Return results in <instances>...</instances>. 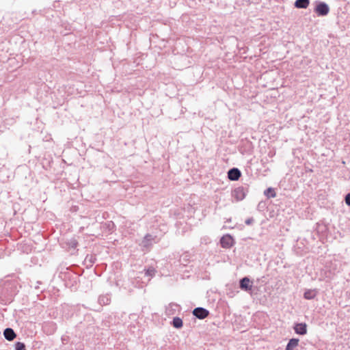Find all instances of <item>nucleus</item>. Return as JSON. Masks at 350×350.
Returning a JSON list of instances; mask_svg holds the SVG:
<instances>
[{"label":"nucleus","mask_w":350,"mask_h":350,"mask_svg":"<svg viewBox=\"0 0 350 350\" xmlns=\"http://www.w3.org/2000/svg\"><path fill=\"white\" fill-rule=\"evenodd\" d=\"M157 236L151 234H146L140 243L143 251H148L156 241Z\"/></svg>","instance_id":"obj_1"},{"label":"nucleus","mask_w":350,"mask_h":350,"mask_svg":"<svg viewBox=\"0 0 350 350\" xmlns=\"http://www.w3.org/2000/svg\"><path fill=\"white\" fill-rule=\"evenodd\" d=\"M248 192L247 187H236L232 191V196L237 200V201H241L243 200L247 193Z\"/></svg>","instance_id":"obj_2"},{"label":"nucleus","mask_w":350,"mask_h":350,"mask_svg":"<svg viewBox=\"0 0 350 350\" xmlns=\"http://www.w3.org/2000/svg\"><path fill=\"white\" fill-rule=\"evenodd\" d=\"M329 11V8L327 3L325 2H319L315 9L314 12L317 14L318 16H326Z\"/></svg>","instance_id":"obj_3"},{"label":"nucleus","mask_w":350,"mask_h":350,"mask_svg":"<svg viewBox=\"0 0 350 350\" xmlns=\"http://www.w3.org/2000/svg\"><path fill=\"white\" fill-rule=\"evenodd\" d=\"M193 314L199 319H204L209 314V311L204 308L198 307L193 310Z\"/></svg>","instance_id":"obj_4"},{"label":"nucleus","mask_w":350,"mask_h":350,"mask_svg":"<svg viewBox=\"0 0 350 350\" xmlns=\"http://www.w3.org/2000/svg\"><path fill=\"white\" fill-rule=\"evenodd\" d=\"M223 248H230L234 245V239L230 234L224 235L220 239Z\"/></svg>","instance_id":"obj_5"},{"label":"nucleus","mask_w":350,"mask_h":350,"mask_svg":"<svg viewBox=\"0 0 350 350\" xmlns=\"http://www.w3.org/2000/svg\"><path fill=\"white\" fill-rule=\"evenodd\" d=\"M241 176V171L236 167H233L228 170V178L230 180L236 181L239 179Z\"/></svg>","instance_id":"obj_6"},{"label":"nucleus","mask_w":350,"mask_h":350,"mask_svg":"<svg viewBox=\"0 0 350 350\" xmlns=\"http://www.w3.org/2000/svg\"><path fill=\"white\" fill-rule=\"evenodd\" d=\"M251 282L247 277H244L239 282L240 288L244 291H250L252 289Z\"/></svg>","instance_id":"obj_7"},{"label":"nucleus","mask_w":350,"mask_h":350,"mask_svg":"<svg viewBox=\"0 0 350 350\" xmlns=\"http://www.w3.org/2000/svg\"><path fill=\"white\" fill-rule=\"evenodd\" d=\"M294 330L296 334L305 335L307 333V325L306 323H296L294 326Z\"/></svg>","instance_id":"obj_8"},{"label":"nucleus","mask_w":350,"mask_h":350,"mask_svg":"<svg viewBox=\"0 0 350 350\" xmlns=\"http://www.w3.org/2000/svg\"><path fill=\"white\" fill-rule=\"evenodd\" d=\"M96 260V258L94 254H87L84 259L83 264L87 268H90L95 263Z\"/></svg>","instance_id":"obj_9"},{"label":"nucleus","mask_w":350,"mask_h":350,"mask_svg":"<svg viewBox=\"0 0 350 350\" xmlns=\"http://www.w3.org/2000/svg\"><path fill=\"white\" fill-rule=\"evenodd\" d=\"M3 335L5 339H7L9 341L13 340L16 336V334H15L14 330L10 327L5 329L3 332Z\"/></svg>","instance_id":"obj_10"},{"label":"nucleus","mask_w":350,"mask_h":350,"mask_svg":"<svg viewBox=\"0 0 350 350\" xmlns=\"http://www.w3.org/2000/svg\"><path fill=\"white\" fill-rule=\"evenodd\" d=\"M299 341V340L297 338L290 339L285 350H294V349L298 346Z\"/></svg>","instance_id":"obj_11"},{"label":"nucleus","mask_w":350,"mask_h":350,"mask_svg":"<svg viewBox=\"0 0 350 350\" xmlns=\"http://www.w3.org/2000/svg\"><path fill=\"white\" fill-rule=\"evenodd\" d=\"M309 3V0H296L295 2V7L297 8H306Z\"/></svg>","instance_id":"obj_12"},{"label":"nucleus","mask_w":350,"mask_h":350,"mask_svg":"<svg viewBox=\"0 0 350 350\" xmlns=\"http://www.w3.org/2000/svg\"><path fill=\"white\" fill-rule=\"evenodd\" d=\"M111 301V297L109 295H100L98 298V303L100 305H108Z\"/></svg>","instance_id":"obj_13"},{"label":"nucleus","mask_w":350,"mask_h":350,"mask_svg":"<svg viewBox=\"0 0 350 350\" xmlns=\"http://www.w3.org/2000/svg\"><path fill=\"white\" fill-rule=\"evenodd\" d=\"M179 308V305L174 303H171L166 308L167 312L170 314H173Z\"/></svg>","instance_id":"obj_14"},{"label":"nucleus","mask_w":350,"mask_h":350,"mask_svg":"<svg viewBox=\"0 0 350 350\" xmlns=\"http://www.w3.org/2000/svg\"><path fill=\"white\" fill-rule=\"evenodd\" d=\"M317 295L316 291L314 290H307L304 294V297L306 299H312Z\"/></svg>","instance_id":"obj_15"},{"label":"nucleus","mask_w":350,"mask_h":350,"mask_svg":"<svg viewBox=\"0 0 350 350\" xmlns=\"http://www.w3.org/2000/svg\"><path fill=\"white\" fill-rule=\"evenodd\" d=\"M172 325L176 328H180L183 327V320L179 317H174L172 321Z\"/></svg>","instance_id":"obj_16"},{"label":"nucleus","mask_w":350,"mask_h":350,"mask_svg":"<svg viewBox=\"0 0 350 350\" xmlns=\"http://www.w3.org/2000/svg\"><path fill=\"white\" fill-rule=\"evenodd\" d=\"M264 194L268 197V198H275L276 196V193L273 189L272 188H268L264 191Z\"/></svg>","instance_id":"obj_17"},{"label":"nucleus","mask_w":350,"mask_h":350,"mask_svg":"<svg viewBox=\"0 0 350 350\" xmlns=\"http://www.w3.org/2000/svg\"><path fill=\"white\" fill-rule=\"evenodd\" d=\"M155 273H156V270L153 267H149L148 269H147L146 270V273L145 274L148 276H150V277H152L155 275Z\"/></svg>","instance_id":"obj_18"},{"label":"nucleus","mask_w":350,"mask_h":350,"mask_svg":"<svg viewBox=\"0 0 350 350\" xmlns=\"http://www.w3.org/2000/svg\"><path fill=\"white\" fill-rule=\"evenodd\" d=\"M15 350H26L25 344L23 342H17L15 345Z\"/></svg>","instance_id":"obj_19"},{"label":"nucleus","mask_w":350,"mask_h":350,"mask_svg":"<svg viewBox=\"0 0 350 350\" xmlns=\"http://www.w3.org/2000/svg\"><path fill=\"white\" fill-rule=\"evenodd\" d=\"M254 219L253 217H249L245 221V223L246 225L250 226L254 223Z\"/></svg>","instance_id":"obj_20"},{"label":"nucleus","mask_w":350,"mask_h":350,"mask_svg":"<svg viewBox=\"0 0 350 350\" xmlns=\"http://www.w3.org/2000/svg\"><path fill=\"white\" fill-rule=\"evenodd\" d=\"M345 200V203L348 206H350V193L346 195Z\"/></svg>","instance_id":"obj_21"},{"label":"nucleus","mask_w":350,"mask_h":350,"mask_svg":"<svg viewBox=\"0 0 350 350\" xmlns=\"http://www.w3.org/2000/svg\"><path fill=\"white\" fill-rule=\"evenodd\" d=\"M77 241H76V240L72 241V247H77Z\"/></svg>","instance_id":"obj_22"},{"label":"nucleus","mask_w":350,"mask_h":350,"mask_svg":"<svg viewBox=\"0 0 350 350\" xmlns=\"http://www.w3.org/2000/svg\"><path fill=\"white\" fill-rule=\"evenodd\" d=\"M113 226H114V224H113L112 221H110V222L108 224V227H109V228H113Z\"/></svg>","instance_id":"obj_23"},{"label":"nucleus","mask_w":350,"mask_h":350,"mask_svg":"<svg viewBox=\"0 0 350 350\" xmlns=\"http://www.w3.org/2000/svg\"><path fill=\"white\" fill-rule=\"evenodd\" d=\"M35 288H36V289H38V288H39V286H38V284H36V286H35Z\"/></svg>","instance_id":"obj_24"}]
</instances>
